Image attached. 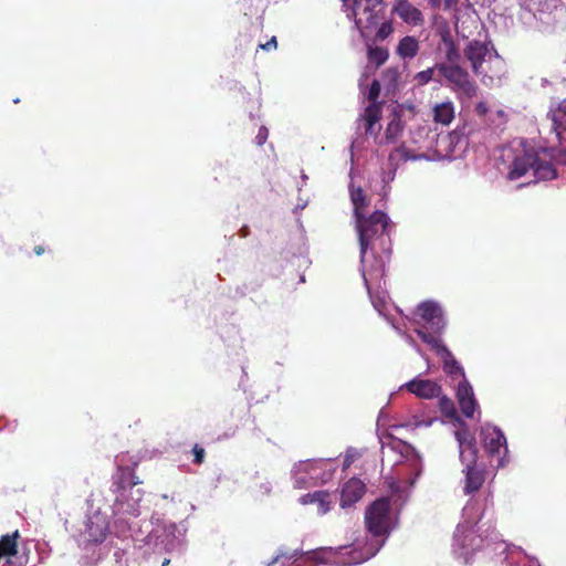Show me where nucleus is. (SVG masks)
<instances>
[{
	"instance_id": "f257e3e1",
	"label": "nucleus",
	"mask_w": 566,
	"mask_h": 566,
	"mask_svg": "<svg viewBox=\"0 0 566 566\" xmlns=\"http://www.w3.org/2000/svg\"><path fill=\"white\" fill-rule=\"evenodd\" d=\"M355 227L358 233L359 249L364 262L366 252L369 249L375 250L377 244H379L386 258L389 259L391 254V242L387 234L389 218L385 212L376 210L369 216L363 214L355 219Z\"/></svg>"
},
{
	"instance_id": "f03ea898",
	"label": "nucleus",
	"mask_w": 566,
	"mask_h": 566,
	"mask_svg": "<svg viewBox=\"0 0 566 566\" xmlns=\"http://www.w3.org/2000/svg\"><path fill=\"white\" fill-rule=\"evenodd\" d=\"M436 70L447 80L452 90L468 98H472L478 94V85L471 78L469 72L459 64H436Z\"/></svg>"
},
{
	"instance_id": "7ed1b4c3",
	"label": "nucleus",
	"mask_w": 566,
	"mask_h": 566,
	"mask_svg": "<svg viewBox=\"0 0 566 566\" xmlns=\"http://www.w3.org/2000/svg\"><path fill=\"white\" fill-rule=\"evenodd\" d=\"M390 500L380 497L374 501L366 510L365 523L368 532L376 537L388 533L390 523Z\"/></svg>"
},
{
	"instance_id": "20e7f679",
	"label": "nucleus",
	"mask_w": 566,
	"mask_h": 566,
	"mask_svg": "<svg viewBox=\"0 0 566 566\" xmlns=\"http://www.w3.org/2000/svg\"><path fill=\"white\" fill-rule=\"evenodd\" d=\"M365 7L363 10V14L366 15L365 20L355 19V25L359 30L360 36L364 40L369 38V31L374 29L379 22V14L377 8L380 7L384 0H364ZM360 7V0H353V6L350 9L352 15L356 18L357 9Z\"/></svg>"
},
{
	"instance_id": "39448f33",
	"label": "nucleus",
	"mask_w": 566,
	"mask_h": 566,
	"mask_svg": "<svg viewBox=\"0 0 566 566\" xmlns=\"http://www.w3.org/2000/svg\"><path fill=\"white\" fill-rule=\"evenodd\" d=\"M125 458L126 455L124 454L116 457L117 468L112 476V486L114 492L125 491L140 483L138 478L135 475L137 462H133L132 465H127L125 464Z\"/></svg>"
},
{
	"instance_id": "423d86ee",
	"label": "nucleus",
	"mask_w": 566,
	"mask_h": 566,
	"mask_svg": "<svg viewBox=\"0 0 566 566\" xmlns=\"http://www.w3.org/2000/svg\"><path fill=\"white\" fill-rule=\"evenodd\" d=\"M417 315L429 325L434 333L444 328V318L441 307L434 302H422L417 306Z\"/></svg>"
},
{
	"instance_id": "0eeeda50",
	"label": "nucleus",
	"mask_w": 566,
	"mask_h": 566,
	"mask_svg": "<svg viewBox=\"0 0 566 566\" xmlns=\"http://www.w3.org/2000/svg\"><path fill=\"white\" fill-rule=\"evenodd\" d=\"M464 56L470 62L472 72L480 76L483 74V63L489 53L488 44L479 40L470 41L464 48Z\"/></svg>"
},
{
	"instance_id": "6e6552de",
	"label": "nucleus",
	"mask_w": 566,
	"mask_h": 566,
	"mask_svg": "<svg viewBox=\"0 0 566 566\" xmlns=\"http://www.w3.org/2000/svg\"><path fill=\"white\" fill-rule=\"evenodd\" d=\"M481 437L485 451L491 455H499L501 453V449L506 451V438L497 427L490 424L483 427L481 430Z\"/></svg>"
},
{
	"instance_id": "1a4fd4ad",
	"label": "nucleus",
	"mask_w": 566,
	"mask_h": 566,
	"mask_svg": "<svg viewBox=\"0 0 566 566\" xmlns=\"http://www.w3.org/2000/svg\"><path fill=\"white\" fill-rule=\"evenodd\" d=\"M405 387L407 390L421 399H432L440 397L442 387L431 379L415 378L408 381Z\"/></svg>"
},
{
	"instance_id": "9d476101",
	"label": "nucleus",
	"mask_w": 566,
	"mask_h": 566,
	"mask_svg": "<svg viewBox=\"0 0 566 566\" xmlns=\"http://www.w3.org/2000/svg\"><path fill=\"white\" fill-rule=\"evenodd\" d=\"M392 12L407 24L421 27L424 23L422 12L408 0H397L392 7Z\"/></svg>"
},
{
	"instance_id": "9b49d317",
	"label": "nucleus",
	"mask_w": 566,
	"mask_h": 566,
	"mask_svg": "<svg viewBox=\"0 0 566 566\" xmlns=\"http://www.w3.org/2000/svg\"><path fill=\"white\" fill-rule=\"evenodd\" d=\"M537 163V154L534 151H524L516 156L512 161L507 178L510 180H517L525 176L530 170H533V166Z\"/></svg>"
},
{
	"instance_id": "f8f14e48",
	"label": "nucleus",
	"mask_w": 566,
	"mask_h": 566,
	"mask_svg": "<svg viewBox=\"0 0 566 566\" xmlns=\"http://www.w3.org/2000/svg\"><path fill=\"white\" fill-rule=\"evenodd\" d=\"M457 398L462 415L467 418H473L478 403L473 394V389L467 379H463L459 382Z\"/></svg>"
},
{
	"instance_id": "ddd939ff",
	"label": "nucleus",
	"mask_w": 566,
	"mask_h": 566,
	"mask_svg": "<svg viewBox=\"0 0 566 566\" xmlns=\"http://www.w3.org/2000/svg\"><path fill=\"white\" fill-rule=\"evenodd\" d=\"M366 492L365 483L357 479H349L342 489L340 493V506L347 507L358 502Z\"/></svg>"
},
{
	"instance_id": "4468645a",
	"label": "nucleus",
	"mask_w": 566,
	"mask_h": 566,
	"mask_svg": "<svg viewBox=\"0 0 566 566\" xmlns=\"http://www.w3.org/2000/svg\"><path fill=\"white\" fill-rule=\"evenodd\" d=\"M361 269L364 279L367 282V275L371 279H381L385 275L386 261L384 256L376 255V249L371 250V255H368V251L366 252L365 262L360 258Z\"/></svg>"
},
{
	"instance_id": "2eb2a0df",
	"label": "nucleus",
	"mask_w": 566,
	"mask_h": 566,
	"mask_svg": "<svg viewBox=\"0 0 566 566\" xmlns=\"http://www.w3.org/2000/svg\"><path fill=\"white\" fill-rule=\"evenodd\" d=\"M552 127L559 144L566 143V98L551 109Z\"/></svg>"
},
{
	"instance_id": "dca6fc26",
	"label": "nucleus",
	"mask_w": 566,
	"mask_h": 566,
	"mask_svg": "<svg viewBox=\"0 0 566 566\" xmlns=\"http://www.w3.org/2000/svg\"><path fill=\"white\" fill-rule=\"evenodd\" d=\"M463 472L465 474V494L479 491L485 481L484 469L481 465H474L464 468Z\"/></svg>"
},
{
	"instance_id": "f3484780",
	"label": "nucleus",
	"mask_w": 566,
	"mask_h": 566,
	"mask_svg": "<svg viewBox=\"0 0 566 566\" xmlns=\"http://www.w3.org/2000/svg\"><path fill=\"white\" fill-rule=\"evenodd\" d=\"M107 531V523L104 518H90L86 524L87 537L94 543H102L106 538Z\"/></svg>"
},
{
	"instance_id": "a211bd4d",
	"label": "nucleus",
	"mask_w": 566,
	"mask_h": 566,
	"mask_svg": "<svg viewBox=\"0 0 566 566\" xmlns=\"http://www.w3.org/2000/svg\"><path fill=\"white\" fill-rule=\"evenodd\" d=\"M419 49V41L412 35H406L400 39L396 49V53L403 60H411L418 54Z\"/></svg>"
},
{
	"instance_id": "6ab92c4d",
	"label": "nucleus",
	"mask_w": 566,
	"mask_h": 566,
	"mask_svg": "<svg viewBox=\"0 0 566 566\" xmlns=\"http://www.w3.org/2000/svg\"><path fill=\"white\" fill-rule=\"evenodd\" d=\"M454 118V105L452 102H443L433 107V120L441 125H449Z\"/></svg>"
},
{
	"instance_id": "aec40b11",
	"label": "nucleus",
	"mask_w": 566,
	"mask_h": 566,
	"mask_svg": "<svg viewBox=\"0 0 566 566\" xmlns=\"http://www.w3.org/2000/svg\"><path fill=\"white\" fill-rule=\"evenodd\" d=\"M350 200L354 207V217L355 219L365 214L364 210L369 206V200L365 195L361 187L350 186L349 188Z\"/></svg>"
},
{
	"instance_id": "412c9836",
	"label": "nucleus",
	"mask_w": 566,
	"mask_h": 566,
	"mask_svg": "<svg viewBox=\"0 0 566 566\" xmlns=\"http://www.w3.org/2000/svg\"><path fill=\"white\" fill-rule=\"evenodd\" d=\"M302 502L304 504L316 503L318 506V511L322 514H325L329 511V493L325 491H316L314 493H308L302 496Z\"/></svg>"
},
{
	"instance_id": "4be33fe9",
	"label": "nucleus",
	"mask_w": 566,
	"mask_h": 566,
	"mask_svg": "<svg viewBox=\"0 0 566 566\" xmlns=\"http://www.w3.org/2000/svg\"><path fill=\"white\" fill-rule=\"evenodd\" d=\"M363 118L365 120V132H366V134H370L373 132L374 125L377 124L381 118V104L380 103L369 104L365 108Z\"/></svg>"
},
{
	"instance_id": "5701e85b",
	"label": "nucleus",
	"mask_w": 566,
	"mask_h": 566,
	"mask_svg": "<svg viewBox=\"0 0 566 566\" xmlns=\"http://www.w3.org/2000/svg\"><path fill=\"white\" fill-rule=\"evenodd\" d=\"M417 335L419 336V338L426 343L427 345L430 346V348L432 350L436 352V354L438 356H441V355H447L448 356V348L447 346L442 343L441 338L436 336L434 334H431L429 332H426V331H422V329H418L417 331Z\"/></svg>"
},
{
	"instance_id": "b1692460",
	"label": "nucleus",
	"mask_w": 566,
	"mask_h": 566,
	"mask_svg": "<svg viewBox=\"0 0 566 566\" xmlns=\"http://www.w3.org/2000/svg\"><path fill=\"white\" fill-rule=\"evenodd\" d=\"M533 175L536 180H553L557 177V171L552 163L543 161L537 157V163L533 166Z\"/></svg>"
},
{
	"instance_id": "393cba45",
	"label": "nucleus",
	"mask_w": 566,
	"mask_h": 566,
	"mask_svg": "<svg viewBox=\"0 0 566 566\" xmlns=\"http://www.w3.org/2000/svg\"><path fill=\"white\" fill-rule=\"evenodd\" d=\"M19 532L15 531L13 534H7L0 537V558L2 556H14L17 554V539Z\"/></svg>"
},
{
	"instance_id": "a878e982",
	"label": "nucleus",
	"mask_w": 566,
	"mask_h": 566,
	"mask_svg": "<svg viewBox=\"0 0 566 566\" xmlns=\"http://www.w3.org/2000/svg\"><path fill=\"white\" fill-rule=\"evenodd\" d=\"M388 57L389 52L386 48L373 46L367 43V59L370 63L375 64L376 67L385 64Z\"/></svg>"
},
{
	"instance_id": "bb28decb",
	"label": "nucleus",
	"mask_w": 566,
	"mask_h": 566,
	"mask_svg": "<svg viewBox=\"0 0 566 566\" xmlns=\"http://www.w3.org/2000/svg\"><path fill=\"white\" fill-rule=\"evenodd\" d=\"M438 398H439L438 405H439V409H440L441 413L454 422H461V418L458 415V411L454 407L453 401L447 396L440 395V397H438Z\"/></svg>"
},
{
	"instance_id": "cd10ccee",
	"label": "nucleus",
	"mask_w": 566,
	"mask_h": 566,
	"mask_svg": "<svg viewBox=\"0 0 566 566\" xmlns=\"http://www.w3.org/2000/svg\"><path fill=\"white\" fill-rule=\"evenodd\" d=\"M460 459L464 468L479 465L478 463V447L476 443L465 446L459 449Z\"/></svg>"
},
{
	"instance_id": "c85d7f7f",
	"label": "nucleus",
	"mask_w": 566,
	"mask_h": 566,
	"mask_svg": "<svg viewBox=\"0 0 566 566\" xmlns=\"http://www.w3.org/2000/svg\"><path fill=\"white\" fill-rule=\"evenodd\" d=\"M405 125L400 118V116L395 115L392 119L388 123L385 137L387 142L394 143L403 132Z\"/></svg>"
},
{
	"instance_id": "c756f323",
	"label": "nucleus",
	"mask_w": 566,
	"mask_h": 566,
	"mask_svg": "<svg viewBox=\"0 0 566 566\" xmlns=\"http://www.w3.org/2000/svg\"><path fill=\"white\" fill-rule=\"evenodd\" d=\"M441 359L443 360V370L449 376H464L463 368L459 365V363L453 357L452 353L448 349V356L441 355Z\"/></svg>"
},
{
	"instance_id": "7c9ffc66",
	"label": "nucleus",
	"mask_w": 566,
	"mask_h": 566,
	"mask_svg": "<svg viewBox=\"0 0 566 566\" xmlns=\"http://www.w3.org/2000/svg\"><path fill=\"white\" fill-rule=\"evenodd\" d=\"M459 424V429L455 430L454 436L459 444V449L465 446H470L475 443L474 437L470 433L468 426L464 421L457 422Z\"/></svg>"
},
{
	"instance_id": "2f4dec72",
	"label": "nucleus",
	"mask_w": 566,
	"mask_h": 566,
	"mask_svg": "<svg viewBox=\"0 0 566 566\" xmlns=\"http://www.w3.org/2000/svg\"><path fill=\"white\" fill-rule=\"evenodd\" d=\"M438 33L444 46H449L455 43L448 23H444L443 25L439 27Z\"/></svg>"
},
{
	"instance_id": "473e14b6",
	"label": "nucleus",
	"mask_w": 566,
	"mask_h": 566,
	"mask_svg": "<svg viewBox=\"0 0 566 566\" xmlns=\"http://www.w3.org/2000/svg\"><path fill=\"white\" fill-rule=\"evenodd\" d=\"M394 32L392 23L390 21L382 22L376 32V40L384 41Z\"/></svg>"
},
{
	"instance_id": "72a5a7b5",
	"label": "nucleus",
	"mask_w": 566,
	"mask_h": 566,
	"mask_svg": "<svg viewBox=\"0 0 566 566\" xmlns=\"http://www.w3.org/2000/svg\"><path fill=\"white\" fill-rule=\"evenodd\" d=\"M446 60L448 62L447 64H458V61L460 60V51L455 43L446 46Z\"/></svg>"
},
{
	"instance_id": "f704fd0d",
	"label": "nucleus",
	"mask_w": 566,
	"mask_h": 566,
	"mask_svg": "<svg viewBox=\"0 0 566 566\" xmlns=\"http://www.w3.org/2000/svg\"><path fill=\"white\" fill-rule=\"evenodd\" d=\"M191 453L193 455L192 458V464L195 465H201L205 460H206V450L203 447L199 446L198 443H196L192 449H191Z\"/></svg>"
},
{
	"instance_id": "c9c22d12",
	"label": "nucleus",
	"mask_w": 566,
	"mask_h": 566,
	"mask_svg": "<svg viewBox=\"0 0 566 566\" xmlns=\"http://www.w3.org/2000/svg\"><path fill=\"white\" fill-rule=\"evenodd\" d=\"M434 70L436 67H428L427 70L418 72L415 80L419 85H426L432 80Z\"/></svg>"
},
{
	"instance_id": "e433bc0d",
	"label": "nucleus",
	"mask_w": 566,
	"mask_h": 566,
	"mask_svg": "<svg viewBox=\"0 0 566 566\" xmlns=\"http://www.w3.org/2000/svg\"><path fill=\"white\" fill-rule=\"evenodd\" d=\"M380 90H381V86H380V83L378 80H374L369 86V90H368V101L371 103H378L377 99L380 95Z\"/></svg>"
},
{
	"instance_id": "4c0bfd02",
	"label": "nucleus",
	"mask_w": 566,
	"mask_h": 566,
	"mask_svg": "<svg viewBox=\"0 0 566 566\" xmlns=\"http://www.w3.org/2000/svg\"><path fill=\"white\" fill-rule=\"evenodd\" d=\"M268 137H269L268 128L264 126H261L259 128L258 135L255 136L256 145H259V146L263 145L265 143V140L268 139Z\"/></svg>"
},
{
	"instance_id": "58836bf2",
	"label": "nucleus",
	"mask_w": 566,
	"mask_h": 566,
	"mask_svg": "<svg viewBox=\"0 0 566 566\" xmlns=\"http://www.w3.org/2000/svg\"><path fill=\"white\" fill-rule=\"evenodd\" d=\"M553 158L562 165H566V147H562L557 150H555V154L553 155Z\"/></svg>"
},
{
	"instance_id": "ea45409f",
	"label": "nucleus",
	"mask_w": 566,
	"mask_h": 566,
	"mask_svg": "<svg viewBox=\"0 0 566 566\" xmlns=\"http://www.w3.org/2000/svg\"><path fill=\"white\" fill-rule=\"evenodd\" d=\"M395 156H399L400 158L407 160L409 159V151L408 149L402 145L395 149V151L390 155V158H394Z\"/></svg>"
},
{
	"instance_id": "a19ab883",
	"label": "nucleus",
	"mask_w": 566,
	"mask_h": 566,
	"mask_svg": "<svg viewBox=\"0 0 566 566\" xmlns=\"http://www.w3.org/2000/svg\"><path fill=\"white\" fill-rule=\"evenodd\" d=\"M259 48L264 51L275 50L277 48L276 36H272L266 43H261Z\"/></svg>"
},
{
	"instance_id": "79ce46f5",
	"label": "nucleus",
	"mask_w": 566,
	"mask_h": 566,
	"mask_svg": "<svg viewBox=\"0 0 566 566\" xmlns=\"http://www.w3.org/2000/svg\"><path fill=\"white\" fill-rule=\"evenodd\" d=\"M489 112V106L485 102H479L476 105H475V113L480 116V117H484Z\"/></svg>"
},
{
	"instance_id": "37998d69",
	"label": "nucleus",
	"mask_w": 566,
	"mask_h": 566,
	"mask_svg": "<svg viewBox=\"0 0 566 566\" xmlns=\"http://www.w3.org/2000/svg\"><path fill=\"white\" fill-rule=\"evenodd\" d=\"M459 1L460 0H442L443 9L444 10H450V9L457 7Z\"/></svg>"
},
{
	"instance_id": "c03bdc74",
	"label": "nucleus",
	"mask_w": 566,
	"mask_h": 566,
	"mask_svg": "<svg viewBox=\"0 0 566 566\" xmlns=\"http://www.w3.org/2000/svg\"><path fill=\"white\" fill-rule=\"evenodd\" d=\"M427 2L432 9H439L442 4V0H427Z\"/></svg>"
},
{
	"instance_id": "a18cd8bd",
	"label": "nucleus",
	"mask_w": 566,
	"mask_h": 566,
	"mask_svg": "<svg viewBox=\"0 0 566 566\" xmlns=\"http://www.w3.org/2000/svg\"><path fill=\"white\" fill-rule=\"evenodd\" d=\"M386 75H387V76H391V77H392V80H396V78L398 77V75H399V74H398V71H397L396 69H388V70L386 71Z\"/></svg>"
},
{
	"instance_id": "49530a36",
	"label": "nucleus",
	"mask_w": 566,
	"mask_h": 566,
	"mask_svg": "<svg viewBox=\"0 0 566 566\" xmlns=\"http://www.w3.org/2000/svg\"><path fill=\"white\" fill-rule=\"evenodd\" d=\"M34 253H35L36 255H42V254L44 253V248H43L42 245H36V247L34 248Z\"/></svg>"
},
{
	"instance_id": "de8ad7c7",
	"label": "nucleus",
	"mask_w": 566,
	"mask_h": 566,
	"mask_svg": "<svg viewBox=\"0 0 566 566\" xmlns=\"http://www.w3.org/2000/svg\"><path fill=\"white\" fill-rule=\"evenodd\" d=\"M240 233L242 237H247L249 234V228L247 226H243L240 230Z\"/></svg>"
},
{
	"instance_id": "09e8293b",
	"label": "nucleus",
	"mask_w": 566,
	"mask_h": 566,
	"mask_svg": "<svg viewBox=\"0 0 566 566\" xmlns=\"http://www.w3.org/2000/svg\"><path fill=\"white\" fill-rule=\"evenodd\" d=\"M169 564V560L166 559L164 563H163V566H167Z\"/></svg>"
},
{
	"instance_id": "8fccbe9b",
	"label": "nucleus",
	"mask_w": 566,
	"mask_h": 566,
	"mask_svg": "<svg viewBox=\"0 0 566 566\" xmlns=\"http://www.w3.org/2000/svg\"><path fill=\"white\" fill-rule=\"evenodd\" d=\"M340 1L344 3V6H347L349 0H340Z\"/></svg>"
},
{
	"instance_id": "3c124183",
	"label": "nucleus",
	"mask_w": 566,
	"mask_h": 566,
	"mask_svg": "<svg viewBox=\"0 0 566 566\" xmlns=\"http://www.w3.org/2000/svg\"><path fill=\"white\" fill-rule=\"evenodd\" d=\"M281 556H282V555L276 556V557H275V559H274V562H277V560H279V558H280Z\"/></svg>"
},
{
	"instance_id": "603ef678",
	"label": "nucleus",
	"mask_w": 566,
	"mask_h": 566,
	"mask_svg": "<svg viewBox=\"0 0 566 566\" xmlns=\"http://www.w3.org/2000/svg\"><path fill=\"white\" fill-rule=\"evenodd\" d=\"M504 115V113L502 111H499V116H502Z\"/></svg>"
}]
</instances>
